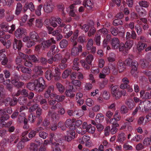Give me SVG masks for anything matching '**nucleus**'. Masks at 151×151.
Returning a JSON list of instances; mask_svg holds the SVG:
<instances>
[{"mask_svg":"<svg viewBox=\"0 0 151 151\" xmlns=\"http://www.w3.org/2000/svg\"><path fill=\"white\" fill-rule=\"evenodd\" d=\"M55 41L53 38H51L48 40L42 42L41 46L40 45H37L35 47V50L36 51H38L41 49H44L50 47L51 44L55 43Z\"/></svg>","mask_w":151,"mask_h":151,"instance_id":"1","label":"nucleus"},{"mask_svg":"<svg viewBox=\"0 0 151 151\" xmlns=\"http://www.w3.org/2000/svg\"><path fill=\"white\" fill-rule=\"evenodd\" d=\"M56 86L57 88L60 93H63L64 92L65 88L61 84L58 83L56 84Z\"/></svg>","mask_w":151,"mask_h":151,"instance_id":"40","label":"nucleus"},{"mask_svg":"<svg viewBox=\"0 0 151 151\" xmlns=\"http://www.w3.org/2000/svg\"><path fill=\"white\" fill-rule=\"evenodd\" d=\"M1 29L4 31H8L9 33H12L15 29V25L12 24L10 27H8L7 24L6 23H3L1 25Z\"/></svg>","mask_w":151,"mask_h":151,"instance_id":"7","label":"nucleus"},{"mask_svg":"<svg viewBox=\"0 0 151 151\" xmlns=\"http://www.w3.org/2000/svg\"><path fill=\"white\" fill-rule=\"evenodd\" d=\"M114 118L111 119H110L109 122H107V123L109 122V123L113 124V125L116 127H118L119 126V124L115 122V121H119L121 119V116L119 115L116 116H114Z\"/></svg>","mask_w":151,"mask_h":151,"instance_id":"17","label":"nucleus"},{"mask_svg":"<svg viewBox=\"0 0 151 151\" xmlns=\"http://www.w3.org/2000/svg\"><path fill=\"white\" fill-rule=\"evenodd\" d=\"M39 131V136L41 138L44 139H45L48 136V133L44 131Z\"/></svg>","mask_w":151,"mask_h":151,"instance_id":"44","label":"nucleus"},{"mask_svg":"<svg viewBox=\"0 0 151 151\" xmlns=\"http://www.w3.org/2000/svg\"><path fill=\"white\" fill-rule=\"evenodd\" d=\"M120 111L121 114H124L128 112V109L125 106H122L120 109Z\"/></svg>","mask_w":151,"mask_h":151,"instance_id":"60","label":"nucleus"},{"mask_svg":"<svg viewBox=\"0 0 151 151\" xmlns=\"http://www.w3.org/2000/svg\"><path fill=\"white\" fill-rule=\"evenodd\" d=\"M71 51V54L74 56L78 55L80 52H81L82 50V46L79 45H78V47L73 46Z\"/></svg>","mask_w":151,"mask_h":151,"instance_id":"12","label":"nucleus"},{"mask_svg":"<svg viewBox=\"0 0 151 151\" xmlns=\"http://www.w3.org/2000/svg\"><path fill=\"white\" fill-rule=\"evenodd\" d=\"M75 120H71V119H68L65 123V125L70 129L74 130L75 128Z\"/></svg>","mask_w":151,"mask_h":151,"instance_id":"11","label":"nucleus"},{"mask_svg":"<svg viewBox=\"0 0 151 151\" xmlns=\"http://www.w3.org/2000/svg\"><path fill=\"white\" fill-rule=\"evenodd\" d=\"M115 56L114 54H110L108 58V60L109 62H112L115 60Z\"/></svg>","mask_w":151,"mask_h":151,"instance_id":"61","label":"nucleus"},{"mask_svg":"<svg viewBox=\"0 0 151 151\" xmlns=\"http://www.w3.org/2000/svg\"><path fill=\"white\" fill-rule=\"evenodd\" d=\"M119 41L118 38H113L111 41L112 48L114 49L118 48L119 46Z\"/></svg>","mask_w":151,"mask_h":151,"instance_id":"19","label":"nucleus"},{"mask_svg":"<svg viewBox=\"0 0 151 151\" xmlns=\"http://www.w3.org/2000/svg\"><path fill=\"white\" fill-rule=\"evenodd\" d=\"M33 70V71L36 73L38 75H40L42 73V68L41 66H35Z\"/></svg>","mask_w":151,"mask_h":151,"instance_id":"35","label":"nucleus"},{"mask_svg":"<svg viewBox=\"0 0 151 151\" xmlns=\"http://www.w3.org/2000/svg\"><path fill=\"white\" fill-rule=\"evenodd\" d=\"M113 24L114 25L117 26L119 25H122L123 24V22L122 21L119 19H115L113 22Z\"/></svg>","mask_w":151,"mask_h":151,"instance_id":"59","label":"nucleus"},{"mask_svg":"<svg viewBox=\"0 0 151 151\" xmlns=\"http://www.w3.org/2000/svg\"><path fill=\"white\" fill-rule=\"evenodd\" d=\"M83 5L89 10L91 9L92 8L93 4L91 1L90 0H84Z\"/></svg>","mask_w":151,"mask_h":151,"instance_id":"27","label":"nucleus"},{"mask_svg":"<svg viewBox=\"0 0 151 151\" xmlns=\"http://www.w3.org/2000/svg\"><path fill=\"white\" fill-rule=\"evenodd\" d=\"M11 83L18 88L21 87L23 85V83L19 81V77L17 76H15L14 77H12Z\"/></svg>","mask_w":151,"mask_h":151,"instance_id":"8","label":"nucleus"},{"mask_svg":"<svg viewBox=\"0 0 151 151\" xmlns=\"http://www.w3.org/2000/svg\"><path fill=\"white\" fill-rule=\"evenodd\" d=\"M104 119V116L102 114H98L96 117V120L98 122H102Z\"/></svg>","mask_w":151,"mask_h":151,"instance_id":"32","label":"nucleus"},{"mask_svg":"<svg viewBox=\"0 0 151 151\" xmlns=\"http://www.w3.org/2000/svg\"><path fill=\"white\" fill-rule=\"evenodd\" d=\"M35 142L37 145L34 143H32L31 145V151H37L38 149V145L42 143V141L41 139H39L35 140Z\"/></svg>","mask_w":151,"mask_h":151,"instance_id":"13","label":"nucleus"},{"mask_svg":"<svg viewBox=\"0 0 151 151\" xmlns=\"http://www.w3.org/2000/svg\"><path fill=\"white\" fill-rule=\"evenodd\" d=\"M96 32V29L94 27L90 28L89 31L88 33V35L89 37H91Z\"/></svg>","mask_w":151,"mask_h":151,"instance_id":"52","label":"nucleus"},{"mask_svg":"<svg viewBox=\"0 0 151 151\" xmlns=\"http://www.w3.org/2000/svg\"><path fill=\"white\" fill-rule=\"evenodd\" d=\"M60 28H63V32L65 34V36L66 38H68L72 35L73 32L71 30V26L70 25H65V24L62 23L60 25Z\"/></svg>","mask_w":151,"mask_h":151,"instance_id":"3","label":"nucleus"},{"mask_svg":"<svg viewBox=\"0 0 151 151\" xmlns=\"http://www.w3.org/2000/svg\"><path fill=\"white\" fill-rule=\"evenodd\" d=\"M125 62L128 65H131L132 69L131 72V74L133 75L137 70V62L136 61H132V59L129 58L126 60Z\"/></svg>","mask_w":151,"mask_h":151,"instance_id":"4","label":"nucleus"},{"mask_svg":"<svg viewBox=\"0 0 151 151\" xmlns=\"http://www.w3.org/2000/svg\"><path fill=\"white\" fill-rule=\"evenodd\" d=\"M43 130V129L41 127H39L36 128V130L35 131L34 130H32L29 134V137L30 138H32L34 137L37 132H39V131Z\"/></svg>","mask_w":151,"mask_h":151,"instance_id":"26","label":"nucleus"},{"mask_svg":"<svg viewBox=\"0 0 151 151\" xmlns=\"http://www.w3.org/2000/svg\"><path fill=\"white\" fill-rule=\"evenodd\" d=\"M58 146L59 144L58 143H53L52 146V151H61Z\"/></svg>","mask_w":151,"mask_h":151,"instance_id":"48","label":"nucleus"},{"mask_svg":"<svg viewBox=\"0 0 151 151\" xmlns=\"http://www.w3.org/2000/svg\"><path fill=\"white\" fill-rule=\"evenodd\" d=\"M22 9V4L20 3H18L17 4L16 9V14L17 15H18L20 13Z\"/></svg>","mask_w":151,"mask_h":151,"instance_id":"42","label":"nucleus"},{"mask_svg":"<svg viewBox=\"0 0 151 151\" xmlns=\"http://www.w3.org/2000/svg\"><path fill=\"white\" fill-rule=\"evenodd\" d=\"M90 139V137L86 135H84L82 137L80 138L79 139V142L80 144H84L86 142H88Z\"/></svg>","mask_w":151,"mask_h":151,"instance_id":"25","label":"nucleus"},{"mask_svg":"<svg viewBox=\"0 0 151 151\" xmlns=\"http://www.w3.org/2000/svg\"><path fill=\"white\" fill-rule=\"evenodd\" d=\"M93 59V57L92 55H88L86 59L87 63L88 64H91Z\"/></svg>","mask_w":151,"mask_h":151,"instance_id":"55","label":"nucleus"},{"mask_svg":"<svg viewBox=\"0 0 151 151\" xmlns=\"http://www.w3.org/2000/svg\"><path fill=\"white\" fill-rule=\"evenodd\" d=\"M142 22L144 23L143 24L142 23V27L144 30H147L149 28V26L147 23V19L144 18H142Z\"/></svg>","mask_w":151,"mask_h":151,"instance_id":"34","label":"nucleus"},{"mask_svg":"<svg viewBox=\"0 0 151 151\" xmlns=\"http://www.w3.org/2000/svg\"><path fill=\"white\" fill-rule=\"evenodd\" d=\"M53 90L54 87L53 86H50L48 88L47 90L45 93V97L46 98H48L50 96L51 92L53 91Z\"/></svg>","mask_w":151,"mask_h":151,"instance_id":"30","label":"nucleus"},{"mask_svg":"<svg viewBox=\"0 0 151 151\" xmlns=\"http://www.w3.org/2000/svg\"><path fill=\"white\" fill-rule=\"evenodd\" d=\"M50 50L52 52L51 55L52 54H54L58 52L59 51L58 47H56L55 45L52 46Z\"/></svg>","mask_w":151,"mask_h":151,"instance_id":"54","label":"nucleus"},{"mask_svg":"<svg viewBox=\"0 0 151 151\" xmlns=\"http://www.w3.org/2000/svg\"><path fill=\"white\" fill-rule=\"evenodd\" d=\"M12 99L9 98H8L6 99L4 101V103L6 106H13L16 104L17 102V99H14L12 102L13 103H11Z\"/></svg>","mask_w":151,"mask_h":151,"instance_id":"18","label":"nucleus"},{"mask_svg":"<svg viewBox=\"0 0 151 151\" xmlns=\"http://www.w3.org/2000/svg\"><path fill=\"white\" fill-rule=\"evenodd\" d=\"M70 73V71L69 70H65L62 75V77L63 78H67Z\"/></svg>","mask_w":151,"mask_h":151,"instance_id":"51","label":"nucleus"},{"mask_svg":"<svg viewBox=\"0 0 151 151\" xmlns=\"http://www.w3.org/2000/svg\"><path fill=\"white\" fill-rule=\"evenodd\" d=\"M103 97L105 99H108L110 97V94L108 92L104 91L103 94Z\"/></svg>","mask_w":151,"mask_h":151,"instance_id":"64","label":"nucleus"},{"mask_svg":"<svg viewBox=\"0 0 151 151\" xmlns=\"http://www.w3.org/2000/svg\"><path fill=\"white\" fill-rule=\"evenodd\" d=\"M17 68L18 70H20L22 73H25L30 74L32 72L31 69L20 65L17 66Z\"/></svg>","mask_w":151,"mask_h":151,"instance_id":"15","label":"nucleus"},{"mask_svg":"<svg viewBox=\"0 0 151 151\" xmlns=\"http://www.w3.org/2000/svg\"><path fill=\"white\" fill-rule=\"evenodd\" d=\"M82 66L83 67L84 69H88L90 68V66L86 63L85 61L83 60H82L81 61Z\"/></svg>","mask_w":151,"mask_h":151,"instance_id":"63","label":"nucleus"},{"mask_svg":"<svg viewBox=\"0 0 151 151\" xmlns=\"http://www.w3.org/2000/svg\"><path fill=\"white\" fill-rule=\"evenodd\" d=\"M45 77L48 80H51L53 77V75L52 74L51 71L49 70L47 71L46 73Z\"/></svg>","mask_w":151,"mask_h":151,"instance_id":"39","label":"nucleus"},{"mask_svg":"<svg viewBox=\"0 0 151 151\" xmlns=\"http://www.w3.org/2000/svg\"><path fill=\"white\" fill-rule=\"evenodd\" d=\"M95 128L94 127H92L91 124H90L88 125L86 130L90 133H93L94 132Z\"/></svg>","mask_w":151,"mask_h":151,"instance_id":"33","label":"nucleus"},{"mask_svg":"<svg viewBox=\"0 0 151 151\" xmlns=\"http://www.w3.org/2000/svg\"><path fill=\"white\" fill-rule=\"evenodd\" d=\"M25 58H27L28 60L33 61V62H36L37 60V58L34 55H32L29 56L26 55Z\"/></svg>","mask_w":151,"mask_h":151,"instance_id":"58","label":"nucleus"},{"mask_svg":"<svg viewBox=\"0 0 151 151\" xmlns=\"http://www.w3.org/2000/svg\"><path fill=\"white\" fill-rule=\"evenodd\" d=\"M68 44V41L65 40H61L60 44V47L62 48L65 47Z\"/></svg>","mask_w":151,"mask_h":151,"instance_id":"45","label":"nucleus"},{"mask_svg":"<svg viewBox=\"0 0 151 151\" xmlns=\"http://www.w3.org/2000/svg\"><path fill=\"white\" fill-rule=\"evenodd\" d=\"M34 82L36 86V91H41L45 88V81L42 78L40 77L36 79Z\"/></svg>","mask_w":151,"mask_h":151,"instance_id":"2","label":"nucleus"},{"mask_svg":"<svg viewBox=\"0 0 151 151\" xmlns=\"http://www.w3.org/2000/svg\"><path fill=\"white\" fill-rule=\"evenodd\" d=\"M39 106L37 104H35L31 107L29 109V111L32 112L34 111L38 108Z\"/></svg>","mask_w":151,"mask_h":151,"instance_id":"56","label":"nucleus"},{"mask_svg":"<svg viewBox=\"0 0 151 151\" xmlns=\"http://www.w3.org/2000/svg\"><path fill=\"white\" fill-rule=\"evenodd\" d=\"M151 96L150 93L147 92H145L142 90V98L145 99H147L150 98Z\"/></svg>","mask_w":151,"mask_h":151,"instance_id":"41","label":"nucleus"},{"mask_svg":"<svg viewBox=\"0 0 151 151\" xmlns=\"http://www.w3.org/2000/svg\"><path fill=\"white\" fill-rule=\"evenodd\" d=\"M144 110L147 111L151 109V102L148 100L144 101L143 102Z\"/></svg>","mask_w":151,"mask_h":151,"instance_id":"21","label":"nucleus"},{"mask_svg":"<svg viewBox=\"0 0 151 151\" xmlns=\"http://www.w3.org/2000/svg\"><path fill=\"white\" fill-rule=\"evenodd\" d=\"M55 72L56 75L54 76L55 79L56 80H59L60 78V72L59 69L58 68H55Z\"/></svg>","mask_w":151,"mask_h":151,"instance_id":"37","label":"nucleus"},{"mask_svg":"<svg viewBox=\"0 0 151 151\" xmlns=\"http://www.w3.org/2000/svg\"><path fill=\"white\" fill-rule=\"evenodd\" d=\"M75 133L74 130L70 129L67 132V136L65 137V139L67 141H70L75 138Z\"/></svg>","mask_w":151,"mask_h":151,"instance_id":"9","label":"nucleus"},{"mask_svg":"<svg viewBox=\"0 0 151 151\" xmlns=\"http://www.w3.org/2000/svg\"><path fill=\"white\" fill-rule=\"evenodd\" d=\"M27 87L30 90H36V86L35 83L34 82V83H29L27 86Z\"/></svg>","mask_w":151,"mask_h":151,"instance_id":"43","label":"nucleus"},{"mask_svg":"<svg viewBox=\"0 0 151 151\" xmlns=\"http://www.w3.org/2000/svg\"><path fill=\"white\" fill-rule=\"evenodd\" d=\"M6 110H0V115L1 116L0 118L1 120H6L8 119L9 117V116L6 114Z\"/></svg>","mask_w":151,"mask_h":151,"instance_id":"22","label":"nucleus"},{"mask_svg":"<svg viewBox=\"0 0 151 151\" xmlns=\"http://www.w3.org/2000/svg\"><path fill=\"white\" fill-rule=\"evenodd\" d=\"M133 43V42L132 41H127L126 42L125 45V46L126 47L127 50L132 47Z\"/></svg>","mask_w":151,"mask_h":151,"instance_id":"50","label":"nucleus"},{"mask_svg":"<svg viewBox=\"0 0 151 151\" xmlns=\"http://www.w3.org/2000/svg\"><path fill=\"white\" fill-rule=\"evenodd\" d=\"M54 6L50 2H47L44 4L43 6L44 11L46 13H50L53 11Z\"/></svg>","mask_w":151,"mask_h":151,"instance_id":"5","label":"nucleus"},{"mask_svg":"<svg viewBox=\"0 0 151 151\" xmlns=\"http://www.w3.org/2000/svg\"><path fill=\"white\" fill-rule=\"evenodd\" d=\"M62 30V29H61L59 27L58 29L55 30L53 32L52 35L53 36H57L58 39L59 40L62 39L63 37L62 35L60 34V33Z\"/></svg>","mask_w":151,"mask_h":151,"instance_id":"24","label":"nucleus"},{"mask_svg":"<svg viewBox=\"0 0 151 151\" xmlns=\"http://www.w3.org/2000/svg\"><path fill=\"white\" fill-rule=\"evenodd\" d=\"M125 134L123 133H121L119 134L118 137V141L119 142H123L126 139Z\"/></svg>","mask_w":151,"mask_h":151,"instance_id":"31","label":"nucleus"},{"mask_svg":"<svg viewBox=\"0 0 151 151\" xmlns=\"http://www.w3.org/2000/svg\"><path fill=\"white\" fill-rule=\"evenodd\" d=\"M4 84L7 85V87L9 89H11L12 87V86L11 84H9L10 82L9 79H7L6 81H4V75L3 74H0V83H3Z\"/></svg>","mask_w":151,"mask_h":151,"instance_id":"14","label":"nucleus"},{"mask_svg":"<svg viewBox=\"0 0 151 151\" xmlns=\"http://www.w3.org/2000/svg\"><path fill=\"white\" fill-rule=\"evenodd\" d=\"M26 34V31L23 29H18L15 32V36L17 38H21L25 35Z\"/></svg>","mask_w":151,"mask_h":151,"instance_id":"10","label":"nucleus"},{"mask_svg":"<svg viewBox=\"0 0 151 151\" xmlns=\"http://www.w3.org/2000/svg\"><path fill=\"white\" fill-rule=\"evenodd\" d=\"M119 87L117 85L113 86L111 88V92L112 94L116 99L119 98L121 96V91H119Z\"/></svg>","mask_w":151,"mask_h":151,"instance_id":"6","label":"nucleus"},{"mask_svg":"<svg viewBox=\"0 0 151 151\" xmlns=\"http://www.w3.org/2000/svg\"><path fill=\"white\" fill-rule=\"evenodd\" d=\"M30 37L31 39L34 41H37L39 38L37 34L35 31L32 32L30 34Z\"/></svg>","mask_w":151,"mask_h":151,"instance_id":"29","label":"nucleus"},{"mask_svg":"<svg viewBox=\"0 0 151 151\" xmlns=\"http://www.w3.org/2000/svg\"><path fill=\"white\" fill-rule=\"evenodd\" d=\"M119 50L120 51H122L124 53L125 52H127V50L126 47L125 46V45L123 43H121L119 47Z\"/></svg>","mask_w":151,"mask_h":151,"instance_id":"53","label":"nucleus"},{"mask_svg":"<svg viewBox=\"0 0 151 151\" xmlns=\"http://www.w3.org/2000/svg\"><path fill=\"white\" fill-rule=\"evenodd\" d=\"M110 32L114 36L116 35L118 33V30L116 28L111 27L110 29Z\"/></svg>","mask_w":151,"mask_h":151,"instance_id":"47","label":"nucleus"},{"mask_svg":"<svg viewBox=\"0 0 151 151\" xmlns=\"http://www.w3.org/2000/svg\"><path fill=\"white\" fill-rule=\"evenodd\" d=\"M73 89V88H72V89H70L69 90H66L65 92V93L67 96L71 98L74 97L75 94L73 93V92L72 90Z\"/></svg>","mask_w":151,"mask_h":151,"instance_id":"36","label":"nucleus"},{"mask_svg":"<svg viewBox=\"0 0 151 151\" xmlns=\"http://www.w3.org/2000/svg\"><path fill=\"white\" fill-rule=\"evenodd\" d=\"M22 46V42L21 40H18L16 39H14L13 43V47L15 50L18 49L20 50Z\"/></svg>","mask_w":151,"mask_h":151,"instance_id":"16","label":"nucleus"},{"mask_svg":"<svg viewBox=\"0 0 151 151\" xmlns=\"http://www.w3.org/2000/svg\"><path fill=\"white\" fill-rule=\"evenodd\" d=\"M78 30H76L74 32L73 36L71 37L70 40L72 42L73 46H75L77 45V43L76 40L78 37Z\"/></svg>","mask_w":151,"mask_h":151,"instance_id":"20","label":"nucleus"},{"mask_svg":"<svg viewBox=\"0 0 151 151\" xmlns=\"http://www.w3.org/2000/svg\"><path fill=\"white\" fill-rule=\"evenodd\" d=\"M42 7V5L40 4L37 6V9L35 11L36 15L38 16H40L41 14V10Z\"/></svg>","mask_w":151,"mask_h":151,"instance_id":"49","label":"nucleus"},{"mask_svg":"<svg viewBox=\"0 0 151 151\" xmlns=\"http://www.w3.org/2000/svg\"><path fill=\"white\" fill-rule=\"evenodd\" d=\"M126 104L130 109H132L136 105L133 100L130 99H128L126 102Z\"/></svg>","mask_w":151,"mask_h":151,"instance_id":"28","label":"nucleus"},{"mask_svg":"<svg viewBox=\"0 0 151 151\" xmlns=\"http://www.w3.org/2000/svg\"><path fill=\"white\" fill-rule=\"evenodd\" d=\"M86 103L88 106L91 107L94 105V102L91 99L88 98L86 100Z\"/></svg>","mask_w":151,"mask_h":151,"instance_id":"38","label":"nucleus"},{"mask_svg":"<svg viewBox=\"0 0 151 151\" xmlns=\"http://www.w3.org/2000/svg\"><path fill=\"white\" fill-rule=\"evenodd\" d=\"M43 25V23L41 19H37L36 20L35 25L36 26L39 28H41Z\"/></svg>","mask_w":151,"mask_h":151,"instance_id":"46","label":"nucleus"},{"mask_svg":"<svg viewBox=\"0 0 151 151\" xmlns=\"http://www.w3.org/2000/svg\"><path fill=\"white\" fill-rule=\"evenodd\" d=\"M118 68L119 73H121L126 68V66L123 61H119L118 63Z\"/></svg>","mask_w":151,"mask_h":151,"instance_id":"23","label":"nucleus"},{"mask_svg":"<svg viewBox=\"0 0 151 151\" xmlns=\"http://www.w3.org/2000/svg\"><path fill=\"white\" fill-rule=\"evenodd\" d=\"M101 36L96 35L95 40L97 45L100 46L101 44L100 41Z\"/></svg>","mask_w":151,"mask_h":151,"instance_id":"57","label":"nucleus"},{"mask_svg":"<svg viewBox=\"0 0 151 151\" xmlns=\"http://www.w3.org/2000/svg\"><path fill=\"white\" fill-rule=\"evenodd\" d=\"M101 109L100 106L99 105H96L93 107L92 108V111L95 112L99 111Z\"/></svg>","mask_w":151,"mask_h":151,"instance_id":"62","label":"nucleus"}]
</instances>
